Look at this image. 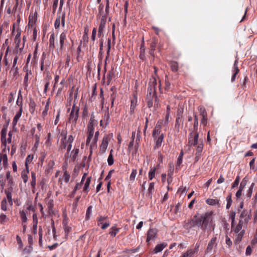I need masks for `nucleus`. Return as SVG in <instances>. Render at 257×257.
Returning a JSON list of instances; mask_svg holds the SVG:
<instances>
[{
	"mask_svg": "<svg viewBox=\"0 0 257 257\" xmlns=\"http://www.w3.org/2000/svg\"><path fill=\"white\" fill-rule=\"evenodd\" d=\"M63 228L65 232V237L67 239L68 238L69 233L72 231V228L68 226L65 221H63Z\"/></svg>",
	"mask_w": 257,
	"mask_h": 257,
	"instance_id": "nucleus-20",
	"label": "nucleus"
},
{
	"mask_svg": "<svg viewBox=\"0 0 257 257\" xmlns=\"http://www.w3.org/2000/svg\"><path fill=\"white\" fill-rule=\"evenodd\" d=\"M110 140V138L108 135H106L103 137L102 143L100 146V152L101 154L105 153Z\"/></svg>",
	"mask_w": 257,
	"mask_h": 257,
	"instance_id": "nucleus-7",
	"label": "nucleus"
},
{
	"mask_svg": "<svg viewBox=\"0 0 257 257\" xmlns=\"http://www.w3.org/2000/svg\"><path fill=\"white\" fill-rule=\"evenodd\" d=\"M37 13L35 12L34 16H30L29 18V23L28 26L30 27L33 26V22L35 23L37 21Z\"/></svg>",
	"mask_w": 257,
	"mask_h": 257,
	"instance_id": "nucleus-30",
	"label": "nucleus"
},
{
	"mask_svg": "<svg viewBox=\"0 0 257 257\" xmlns=\"http://www.w3.org/2000/svg\"><path fill=\"white\" fill-rule=\"evenodd\" d=\"M239 70L237 67V61L236 60L235 61L233 67V75L231 77V81L233 82L236 79V76L239 72Z\"/></svg>",
	"mask_w": 257,
	"mask_h": 257,
	"instance_id": "nucleus-15",
	"label": "nucleus"
},
{
	"mask_svg": "<svg viewBox=\"0 0 257 257\" xmlns=\"http://www.w3.org/2000/svg\"><path fill=\"white\" fill-rule=\"evenodd\" d=\"M217 237L214 236L213 237L211 240L209 241L207 248L205 250V253H210L212 252L213 249L217 248Z\"/></svg>",
	"mask_w": 257,
	"mask_h": 257,
	"instance_id": "nucleus-6",
	"label": "nucleus"
},
{
	"mask_svg": "<svg viewBox=\"0 0 257 257\" xmlns=\"http://www.w3.org/2000/svg\"><path fill=\"white\" fill-rule=\"evenodd\" d=\"M164 138V135L163 134H161L158 138L156 137L155 138H154L155 140V144L154 147L155 150L158 149L161 146Z\"/></svg>",
	"mask_w": 257,
	"mask_h": 257,
	"instance_id": "nucleus-12",
	"label": "nucleus"
},
{
	"mask_svg": "<svg viewBox=\"0 0 257 257\" xmlns=\"http://www.w3.org/2000/svg\"><path fill=\"white\" fill-rule=\"evenodd\" d=\"M33 159V155H29L27 156V157L26 158V162H25V166H26V169L28 168V164L29 163H30L32 161Z\"/></svg>",
	"mask_w": 257,
	"mask_h": 257,
	"instance_id": "nucleus-45",
	"label": "nucleus"
},
{
	"mask_svg": "<svg viewBox=\"0 0 257 257\" xmlns=\"http://www.w3.org/2000/svg\"><path fill=\"white\" fill-rule=\"evenodd\" d=\"M29 173V169H26L25 170H23L21 173V177L25 183H27L28 180V174Z\"/></svg>",
	"mask_w": 257,
	"mask_h": 257,
	"instance_id": "nucleus-26",
	"label": "nucleus"
},
{
	"mask_svg": "<svg viewBox=\"0 0 257 257\" xmlns=\"http://www.w3.org/2000/svg\"><path fill=\"white\" fill-rule=\"evenodd\" d=\"M63 178L66 183L69 182L70 178V175L66 170L64 172Z\"/></svg>",
	"mask_w": 257,
	"mask_h": 257,
	"instance_id": "nucleus-44",
	"label": "nucleus"
},
{
	"mask_svg": "<svg viewBox=\"0 0 257 257\" xmlns=\"http://www.w3.org/2000/svg\"><path fill=\"white\" fill-rule=\"evenodd\" d=\"M28 213L27 211L25 210H20V215L22 221V223H26L27 220V214Z\"/></svg>",
	"mask_w": 257,
	"mask_h": 257,
	"instance_id": "nucleus-24",
	"label": "nucleus"
},
{
	"mask_svg": "<svg viewBox=\"0 0 257 257\" xmlns=\"http://www.w3.org/2000/svg\"><path fill=\"white\" fill-rule=\"evenodd\" d=\"M106 24V19L105 16H102L101 19L100 23L98 28V35L99 37H101V35H103V31L105 27Z\"/></svg>",
	"mask_w": 257,
	"mask_h": 257,
	"instance_id": "nucleus-11",
	"label": "nucleus"
},
{
	"mask_svg": "<svg viewBox=\"0 0 257 257\" xmlns=\"http://www.w3.org/2000/svg\"><path fill=\"white\" fill-rule=\"evenodd\" d=\"M183 155H184L183 151V150H181V151L179 154V156L177 159V162H176V169H177L178 167H180L181 164L182 163Z\"/></svg>",
	"mask_w": 257,
	"mask_h": 257,
	"instance_id": "nucleus-27",
	"label": "nucleus"
},
{
	"mask_svg": "<svg viewBox=\"0 0 257 257\" xmlns=\"http://www.w3.org/2000/svg\"><path fill=\"white\" fill-rule=\"evenodd\" d=\"M18 60V57L17 56H16L14 58V61H13V67L12 68V71H13V75L14 76H16L18 74V67L16 66L17 61Z\"/></svg>",
	"mask_w": 257,
	"mask_h": 257,
	"instance_id": "nucleus-18",
	"label": "nucleus"
},
{
	"mask_svg": "<svg viewBox=\"0 0 257 257\" xmlns=\"http://www.w3.org/2000/svg\"><path fill=\"white\" fill-rule=\"evenodd\" d=\"M94 117H94V113H91V117H90L88 124H93V125L97 124V121L95 120Z\"/></svg>",
	"mask_w": 257,
	"mask_h": 257,
	"instance_id": "nucleus-53",
	"label": "nucleus"
},
{
	"mask_svg": "<svg viewBox=\"0 0 257 257\" xmlns=\"http://www.w3.org/2000/svg\"><path fill=\"white\" fill-rule=\"evenodd\" d=\"M199 111H200V115L202 117H204V116H207V112L204 108L202 107H199Z\"/></svg>",
	"mask_w": 257,
	"mask_h": 257,
	"instance_id": "nucleus-59",
	"label": "nucleus"
},
{
	"mask_svg": "<svg viewBox=\"0 0 257 257\" xmlns=\"http://www.w3.org/2000/svg\"><path fill=\"white\" fill-rule=\"evenodd\" d=\"M193 221L194 224L198 227H201L203 230L214 229V224L213 223L212 212H207L201 214L200 216H194Z\"/></svg>",
	"mask_w": 257,
	"mask_h": 257,
	"instance_id": "nucleus-1",
	"label": "nucleus"
},
{
	"mask_svg": "<svg viewBox=\"0 0 257 257\" xmlns=\"http://www.w3.org/2000/svg\"><path fill=\"white\" fill-rule=\"evenodd\" d=\"M49 101H48V102H47V103H46V104L45 105V109L42 112V115L44 117L46 116V115L47 114V112H48V109H49Z\"/></svg>",
	"mask_w": 257,
	"mask_h": 257,
	"instance_id": "nucleus-58",
	"label": "nucleus"
},
{
	"mask_svg": "<svg viewBox=\"0 0 257 257\" xmlns=\"http://www.w3.org/2000/svg\"><path fill=\"white\" fill-rule=\"evenodd\" d=\"M91 177H88L85 182V184H84V186L83 188V191L85 192L86 194H87L89 191V185H90V184L91 182Z\"/></svg>",
	"mask_w": 257,
	"mask_h": 257,
	"instance_id": "nucleus-23",
	"label": "nucleus"
},
{
	"mask_svg": "<svg viewBox=\"0 0 257 257\" xmlns=\"http://www.w3.org/2000/svg\"><path fill=\"white\" fill-rule=\"evenodd\" d=\"M17 105L20 107V110L23 109V96L22 95L21 90L19 91L18 98L16 102Z\"/></svg>",
	"mask_w": 257,
	"mask_h": 257,
	"instance_id": "nucleus-19",
	"label": "nucleus"
},
{
	"mask_svg": "<svg viewBox=\"0 0 257 257\" xmlns=\"http://www.w3.org/2000/svg\"><path fill=\"white\" fill-rule=\"evenodd\" d=\"M13 191V188L12 186H10L8 189L5 190V193L7 196V198L9 204L12 206L13 205V201L12 199V193Z\"/></svg>",
	"mask_w": 257,
	"mask_h": 257,
	"instance_id": "nucleus-10",
	"label": "nucleus"
},
{
	"mask_svg": "<svg viewBox=\"0 0 257 257\" xmlns=\"http://www.w3.org/2000/svg\"><path fill=\"white\" fill-rule=\"evenodd\" d=\"M137 174V170L136 169H133L130 175V180L131 181H134L135 179Z\"/></svg>",
	"mask_w": 257,
	"mask_h": 257,
	"instance_id": "nucleus-49",
	"label": "nucleus"
},
{
	"mask_svg": "<svg viewBox=\"0 0 257 257\" xmlns=\"http://www.w3.org/2000/svg\"><path fill=\"white\" fill-rule=\"evenodd\" d=\"M55 37L54 33L51 34L50 38H49V50L50 51H53L54 49L55 48Z\"/></svg>",
	"mask_w": 257,
	"mask_h": 257,
	"instance_id": "nucleus-14",
	"label": "nucleus"
},
{
	"mask_svg": "<svg viewBox=\"0 0 257 257\" xmlns=\"http://www.w3.org/2000/svg\"><path fill=\"white\" fill-rule=\"evenodd\" d=\"M7 201L6 198H4L1 202V209L4 211H7Z\"/></svg>",
	"mask_w": 257,
	"mask_h": 257,
	"instance_id": "nucleus-41",
	"label": "nucleus"
},
{
	"mask_svg": "<svg viewBox=\"0 0 257 257\" xmlns=\"http://www.w3.org/2000/svg\"><path fill=\"white\" fill-rule=\"evenodd\" d=\"M137 104V98L136 96L134 95L133 99L131 100V112L133 113L135 110V108H136Z\"/></svg>",
	"mask_w": 257,
	"mask_h": 257,
	"instance_id": "nucleus-25",
	"label": "nucleus"
},
{
	"mask_svg": "<svg viewBox=\"0 0 257 257\" xmlns=\"http://www.w3.org/2000/svg\"><path fill=\"white\" fill-rule=\"evenodd\" d=\"M153 99L154 98L146 99L147 106L149 108H151L153 106Z\"/></svg>",
	"mask_w": 257,
	"mask_h": 257,
	"instance_id": "nucleus-63",
	"label": "nucleus"
},
{
	"mask_svg": "<svg viewBox=\"0 0 257 257\" xmlns=\"http://www.w3.org/2000/svg\"><path fill=\"white\" fill-rule=\"evenodd\" d=\"M181 207V203L180 202L178 203L176 205L175 209H174V213L175 214H178V213L180 212Z\"/></svg>",
	"mask_w": 257,
	"mask_h": 257,
	"instance_id": "nucleus-56",
	"label": "nucleus"
},
{
	"mask_svg": "<svg viewBox=\"0 0 257 257\" xmlns=\"http://www.w3.org/2000/svg\"><path fill=\"white\" fill-rule=\"evenodd\" d=\"M27 71H28V70H27ZM28 81H29V73L28 72H27L26 74L24 79V85L25 86V89H26L27 87L28 86Z\"/></svg>",
	"mask_w": 257,
	"mask_h": 257,
	"instance_id": "nucleus-42",
	"label": "nucleus"
},
{
	"mask_svg": "<svg viewBox=\"0 0 257 257\" xmlns=\"http://www.w3.org/2000/svg\"><path fill=\"white\" fill-rule=\"evenodd\" d=\"M206 203L209 205L215 206L217 205L218 207H220V203L219 199H210L208 198L206 200Z\"/></svg>",
	"mask_w": 257,
	"mask_h": 257,
	"instance_id": "nucleus-16",
	"label": "nucleus"
},
{
	"mask_svg": "<svg viewBox=\"0 0 257 257\" xmlns=\"http://www.w3.org/2000/svg\"><path fill=\"white\" fill-rule=\"evenodd\" d=\"M251 217V210L243 209L240 213L239 221L247 225Z\"/></svg>",
	"mask_w": 257,
	"mask_h": 257,
	"instance_id": "nucleus-5",
	"label": "nucleus"
},
{
	"mask_svg": "<svg viewBox=\"0 0 257 257\" xmlns=\"http://www.w3.org/2000/svg\"><path fill=\"white\" fill-rule=\"evenodd\" d=\"M59 0H53V13L54 14L56 11Z\"/></svg>",
	"mask_w": 257,
	"mask_h": 257,
	"instance_id": "nucleus-61",
	"label": "nucleus"
},
{
	"mask_svg": "<svg viewBox=\"0 0 257 257\" xmlns=\"http://www.w3.org/2000/svg\"><path fill=\"white\" fill-rule=\"evenodd\" d=\"M200 242H197L195 245V247L193 249H192V252L193 253V254H196V253H197L198 251H199V248L200 247Z\"/></svg>",
	"mask_w": 257,
	"mask_h": 257,
	"instance_id": "nucleus-47",
	"label": "nucleus"
},
{
	"mask_svg": "<svg viewBox=\"0 0 257 257\" xmlns=\"http://www.w3.org/2000/svg\"><path fill=\"white\" fill-rule=\"evenodd\" d=\"M154 186L155 183L154 182H151L150 183L148 189V195L150 198H152V197L153 192L154 191Z\"/></svg>",
	"mask_w": 257,
	"mask_h": 257,
	"instance_id": "nucleus-32",
	"label": "nucleus"
},
{
	"mask_svg": "<svg viewBox=\"0 0 257 257\" xmlns=\"http://www.w3.org/2000/svg\"><path fill=\"white\" fill-rule=\"evenodd\" d=\"M107 163L109 166H111L114 163V160L113 158V155L111 154H109V156L107 158Z\"/></svg>",
	"mask_w": 257,
	"mask_h": 257,
	"instance_id": "nucleus-54",
	"label": "nucleus"
},
{
	"mask_svg": "<svg viewBox=\"0 0 257 257\" xmlns=\"http://www.w3.org/2000/svg\"><path fill=\"white\" fill-rule=\"evenodd\" d=\"M166 245L167 244L164 243L157 244L155 246L153 251L156 253L161 252L166 246Z\"/></svg>",
	"mask_w": 257,
	"mask_h": 257,
	"instance_id": "nucleus-21",
	"label": "nucleus"
},
{
	"mask_svg": "<svg viewBox=\"0 0 257 257\" xmlns=\"http://www.w3.org/2000/svg\"><path fill=\"white\" fill-rule=\"evenodd\" d=\"M3 161V163L4 166H6L8 165V157L6 154L0 156V163Z\"/></svg>",
	"mask_w": 257,
	"mask_h": 257,
	"instance_id": "nucleus-36",
	"label": "nucleus"
},
{
	"mask_svg": "<svg viewBox=\"0 0 257 257\" xmlns=\"http://www.w3.org/2000/svg\"><path fill=\"white\" fill-rule=\"evenodd\" d=\"M156 168H154L153 169H151L149 173V178L150 180H152L155 176Z\"/></svg>",
	"mask_w": 257,
	"mask_h": 257,
	"instance_id": "nucleus-51",
	"label": "nucleus"
},
{
	"mask_svg": "<svg viewBox=\"0 0 257 257\" xmlns=\"http://www.w3.org/2000/svg\"><path fill=\"white\" fill-rule=\"evenodd\" d=\"M139 57L141 59L144 60L145 59V49H142L140 50Z\"/></svg>",
	"mask_w": 257,
	"mask_h": 257,
	"instance_id": "nucleus-64",
	"label": "nucleus"
},
{
	"mask_svg": "<svg viewBox=\"0 0 257 257\" xmlns=\"http://www.w3.org/2000/svg\"><path fill=\"white\" fill-rule=\"evenodd\" d=\"M59 39L60 49L62 51L64 50L65 46L66 45L65 42L66 41V34L65 32H62L60 34Z\"/></svg>",
	"mask_w": 257,
	"mask_h": 257,
	"instance_id": "nucleus-13",
	"label": "nucleus"
},
{
	"mask_svg": "<svg viewBox=\"0 0 257 257\" xmlns=\"http://www.w3.org/2000/svg\"><path fill=\"white\" fill-rule=\"evenodd\" d=\"M203 148V144L202 143L199 144L196 149V155L199 156L202 152Z\"/></svg>",
	"mask_w": 257,
	"mask_h": 257,
	"instance_id": "nucleus-48",
	"label": "nucleus"
},
{
	"mask_svg": "<svg viewBox=\"0 0 257 257\" xmlns=\"http://www.w3.org/2000/svg\"><path fill=\"white\" fill-rule=\"evenodd\" d=\"M61 21V16L58 15L54 23V27L56 29L60 28Z\"/></svg>",
	"mask_w": 257,
	"mask_h": 257,
	"instance_id": "nucleus-34",
	"label": "nucleus"
},
{
	"mask_svg": "<svg viewBox=\"0 0 257 257\" xmlns=\"http://www.w3.org/2000/svg\"><path fill=\"white\" fill-rule=\"evenodd\" d=\"M32 180L31 181V186L32 188L34 189L36 187V173L34 172H31Z\"/></svg>",
	"mask_w": 257,
	"mask_h": 257,
	"instance_id": "nucleus-33",
	"label": "nucleus"
},
{
	"mask_svg": "<svg viewBox=\"0 0 257 257\" xmlns=\"http://www.w3.org/2000/svg\"><path fill=\"white\" fill-rule=\"evenodd\" d=\"M22 110H19V111L17 112L16 115L14 116L13 119V123L14 125H16L17 123L18 119L20 118L22 115Z\"/></svg>",
	"mask_w": 257,
	"mask_h": 257,
	"instance_id": "nucleus-37",
	"label": "nucleus"
},
{
	"mask_svg": "<svg viewBox=\"0 0 257 257\" xmlns=\"http://www.w3.org/2000/svg\"><path fill=\"white\" fill-rule=\"evenodd\" d=\"M193 255L192 249H189L186 252L184 253L181 257H192Z\"/></svg>",
	"mask_w": 257,
	"mask_h": 257,
	"instance_id": "nucleus-50",
	"label": "nucleus"
},
{
	"mask_svg": "<svg viewBox=\"0 0 257 257\" xmlns=\"http://www.w3.org/2000/svg\"><path fill=\"white\" fill-rule=\"evenodd\" d=\"M36 106V104L35 101L33 99L30 98L29 102V111L32 114L34 113Z\"/></svg>",
	"mask_w": 257,
	"mask_h": 257,
	"instance_id": "nucleus-22",
	"label": "nucleus"
},
{
	"mask_svg": "<svg viewBox=\"0 0 257 257\" xmlns=\"http://www.w3.org/2000/svg\"><path fill=\"white\" fill-rule=\"evenodd\" d=\"M66 139V133H64V138L61 140V143H62L61 145V149H65L67 148L68 145V143H66V141H64Z\"/></svg>",
	"mask_w": 257,
	"mask_h": 257,
	"instance_id": "nucleus-38",
	"label": "nucleus"
},
{
	"mask_svg": "<svg viewBox=\"0 0 257 257\" xmlns=\"http://www.w3.org/2000/svg\"><path fill=\"white\" fill-rule=\"evenodd\" d=\"M92 206H89L86 210V218L87 220H89L92 214Z\"/></svg>",
	"mask_w": 257,
	"mask_h": 257,
	"instance_id": "nucleus-40",
	"label": "nucleus"
},
{
	"mask_svg": "<svg viewBox=\"0 0 257 257\" xmlns=\"http://www.w3.org/2000/svg\"><path fill=\"white\" fill-rule=\"evenodd\" d=\"M170 64L172 70L174 72H177L178 70V63L176 61H172L171 62Z\"/></svg>",
	"mask_w": 257,
	"mask_h": 257,
	"instance_id": "nucleus-35",
	"label": "nucleus"
},
{
	"mask_svg": "<svg viewBox=\"0 0 257 257\" xmlns=\"http://www.w3.org/2000/svg\"><path fill=\"white\" fill-rule=\"evenodd\" d=\"M7 134V131L5 130V128H2L1 134V140L2 144L6 146L7 143V141L6 139Z\"/></svg>",
	"mask_w": 257,
	"mask_h": 257,
	"instance_id": "nucleus-17",
	"label": "nucleus"
},
{
	"mask_svg": "<svg viewBox=\"0 0 257 257\" xmlns=\"http://www.w3.org/2000/svg\"><path fill=\"white\" fill-rule=\"evenodd\" d=\"M194 131L191 132L188 137V144L189 146H195L198 144L199 134L197 132L198 126V118L197 115H194Z\"/></svg>",
	"mask_w": 257,
	"mask_h": 257,
	"instance_id": "nucleus-2",
	"label": "nucleus"
},
{
	"mask_svg": "<svg viewBox=\"0 0 257 257\" xmlns=\"http://www.w3.org/2000/svg\"><path fill=\"white\" fill-rule=\"evenodd\" d=\"M235 215L236 212L234 211H230L229 213V218L231 220V226H233L235 223Z\"/></svg>",
	"mask_w": 257,
	"mask_h": 257,
	"instance_id": "nucleus-31",
	"label": "nucleus"
},
{
	"mask_svg": "<svg viewBox=\"0 0 257 257\" xmlns=\"http://www.w3.org/2000/svg\"><path fill=\"white\" fill-rule=\"evenodd\" d=\"M149 85L154 88H156V89L157 88H158L160 92L162 93L161 81L160 80H159V83L158 84L157 79L155 77L152 76L150 78Z\"/></svg>",
	"mask_w": 257,
	"mask_h": 257,
	"instance_id": "nucleus-9",
	"label": "nucleus"
},
{
	"mask_svg": "<svg viewBox=\"0 0 257 257\" xmlns=\"http://www.w3.org/2000/svg\"><path fill=\"white\" fill-rule=\"evenodd\" d=\"M239 181H240V177L239 176H237L235 180V181H234L232 185V187L231 188H233L236 186H237L238 185V184H239Z\"/></svg>",
	"mask_w": 257,
	"mask_h": 257,
	"instance_id": "nucleus-62",
	"label": "nucleus"
},
{
	"mask_svg": "<svg viewBox=\"0 0 257 257\" xmlns=\"http://www.w3.org/2000/svg\"><path fill=\"white\" fill-rule=\"evenodd\" d=\"M87 128L88 134L91 133L92 134L94 135V125L88 124Z\"/></svg>",
	"mask_w": 257,
	"mask_h": 257,
	"instance_id": "nucleus-52",
	"label": "nucleus"
},
{
	"mask_svg": "<svg viewBox=\"0 0 257 257\" xmlns=\"http://www.w3.org/2000/svg\"><path fill=\"white\" fill-rule=\"evenodd\" d=\"M8 220V218L6 215L5 214H0V223L2 224H4L5 222L7 221Z\"/></svg>",
	"mask_w": 257,
	"mask_h": 257,
	"instance_id": "nucleus-43",
	"label": "nucleus"
},
{
	"mask_svg": "<svg viewBox=\"0 0 257 257\" xmlns=\"http://www.w3.org/2000/svg\"><path fill=\"white\" fill-rule=\"evenodd\" d=\"M119 231V228L116 227L114 226L110 228L109 234L112 237L115 236L116 234Z\"/></svg>",
	"mask_w": 257,
	"mask_h": 257,
	"instance_id": "nucleus-28",
	"label": "nucleus"
},
{
	"mask_svg": "<svg viewBox=\"0 0 257 257\" xmlns=\"http://www.w3.org/2000/svg\"><path fill=\"white\" fill-rule=\"evenodd\" d=\"M246 225L241 223V221H238L237 225L235 223L233 226H231L232 230L236 233V238L234 242L235 243H238L242 239L245 233V227Z\"/></svg>",
	"mask_w": 257,
	"mask_h": 257,
	"instance_id": "nucleus-3",
	"label": "nucleus"
},
{
	"mask_svg": "<svg viewBox=\"0 0 257 257\" xmlns=\"http://www.w3.org/2000/svg\"><path fill=\"white\" fill-rule=\"evenodd\" d=\"M79 107L76 106V103L73 104L69 116V121L75 126L79 117Z\"/></svg>",
	"mask_w": 257,
	"mask_h": 257,
	"instance_id": "nucleus-4",
	"label": "nucleus"
},
{
	"mask_svg": "<svg viewBox=\"0 0 257 257\" xmlns=\"http://www.w3.org/2000/svg\"><path fill=\"white\" fill-rule=\"evenodd\" d=\"M182 122V118H180L179 117H177L176 119V123L175 125V127L178 131L179 130V128L181 125V123Z\"/></svg>",
	"mask_w": 257,
	"mask_h": 257,
	"instance_id": "nucleus-46",
	"label": "nucleus"
},
{
	"mask_svg": "<svg viewBox=\"0 0 257 257\" xmlns=\"http://www.w3.org/2000/svg\"><path fill=\"white\" fill-rule=\"evenodd\" d=\"M226 201H227L226 209H229L230 207V206H231V204L232 203L231 194H230L226 197Z\"/></svg>",
	"mask_w": 257,
	"mask_h": 257,
	"instance_id": "nucleus-39",
	"label": "nucleus"
},
{
	"mask_svg": "<svg viewBox=\"0 0 257 257\" xmlns=\"http://www.w3.org/2000/svg\"><path fill=\"white\" fill-rule=\"evenodd\" d=\"M114 76V72L113 70H111L108 71L106 75L107 83V85H109L110 83L112 78Z\"/></svg>",
	"mask_w": 257,
	"mask_h": 257,
	"instance_id": "nucleus-29",
	"label": "nucleus"
},
{
	"mask_svg": "<svg viewBox=\"0 0 257 257\" xmlns=\"http://www.w3.org/2000/svg\"><path fill=\"white\" fill-rule=\"evenodd\" d=\"M106 1V7H105V14L104 16L106 17V15H108L109 13V0H105Z\"/></svg>",
	"mask_w": 257,
	"mask_h": 257,
	"instance_id": "nucleus-60",
	"label": "nucleus"
},
{
	"mask_svg": "<svg viewBox=\"0 0 257 257\" xmlns=\"http://www.w3.org/2000/svg\"><path fill=\"white\" fill-rule=\"evenodd\" d=\"M157 233V230L156 228H150L147 232V237L146 242L149 244L150 241L154 240Z\"/></svg>",
	"mask_w": 257,
	"mask_h": 257,
	"instance_id": "nucleus-8",
	"label": "nucleus"
},
{
	"mask_svg": "<svg viewBox=\"0 0 257 257\" xmlns=\"http://www.w3.org/2000/svg\"><path fill=\"white\" fill-rule=\"evenodd\" d=\"M148 92L153 93V96H155L157 95V91L156 88H154L148 85Z\"/></svg>",
	"mask_w": 257,
	"mask_h": 257,
	"instance_id": "nucleus-55",
	"label": "nucleus"
},
{
	"mask_svg": "<svg viewBox=\"0 0 257 257\" xmlns=\"http://www.w3.org/2000/svg\"><path fill=\"white\" fill-rule=\"evenodd\" d=\"M6 180L3 174L0 175V185L2 188H4L5 185Z\"/></svg>",
	"mask_w": 257,
	"mask_h": 257,
	"instance_id": "nucleus-57",
	"label": "nucleus"
}]
</instances>
